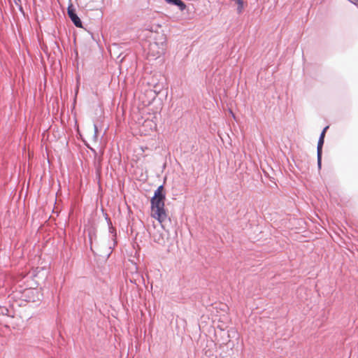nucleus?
<instances>
[{"instance_id": "f257e3e1", "label": "nucleus", "mask_w": 358, "mask_h": 358, "mask_svg": "<svg viewBox=\"0 0 358 358\" xmlns=\"http://www.w3.org/2000/svg\"><path fill=\"white\" fill-rule=\"evenodd\" d=\"M166 196L162 185L159 186L155 192L154 196L151 199L150 215L156 219L162 225L167 218V213L165 210Z\"/></svg>"}, {"instance_id": "f03ea898", "label": "nucleus", "mask_w": 358, "mask_h": 358, "mask_svg": "<svg viewBox=\"0 0 358 358\" xmlns=\"http://www.w3.org/2000/svg\"><path fill=\"white\" fill-rule=\"evenodd\" d=\"M156 127L157 125L153 120H145L141 126V132L145 136L148 135L155 130Z\"/></svg>"}, {"instance_id": "7ed1b4c3", "label": "nucleus", "mask_w": 358, "mask_h": 358, "mask_svg": "<svg viewBox=\"0 0 358 358\" xmlns=\"http://www.w3.org/2000/svg\"><path fill=\"white\" fill-rule=\"evenodd\" d=\"M68 15L69 17L71 18V21L77 27L81 28L83 27L82 22L80 19L78 17V16L76 15L75 9L73 8L72 6H69L68 8Z\"/></svg>"}, {"instance_id": "20e7f679", "label": "nucleus", "mask_w": 358, "mask_h": 358, "mask_svg": "<svg viewBox=\"0 0 358 358\" xmlns=\"http://www.w3.org/2000/svg\"><path fill=\"white\" fill-rule=\"evenodd\" d=\"M24 296L28 302H35L38 300L39 292L36 289H28L24 292Z\"/></svg>"}, {"instance_id": "39448f33", "label": "nucleus", "mask_w": 358, "mask_h": 358, "mask_svg": "<svg viewBox=\"0 0 358 358\" xmlns=\"http://www.w3.org/2000/svg\"><path fill=\"white\" fill-rule=\"evenodd\" d=\"M324 144V139H319L317 143V162L319 166H321V159H322V149Z\"/></svg>"}, {"instance_id": "423d86ee", "label": "nucleus", "mask_w": 358, "mask_h": 358, "mask_svg": "<svg viewBox=\"0 0 358 358\" xmlns=\"http://www.w3.org/2000/svg\"><path fill=\"white\" fill-rule=\"evenodd\" d=\"M169 3L178 6L180 10H184L186 8V5L181 0H165Z\"/></svg>"}, {"instance_id": "0eeeda50", "label": "nucleus", "mask_w": 358, "mask_h": 358, "mask_svg": "<svg viewBox=\"0 0 358 358\" xmlns=\"http://www.w3.org/2000/svg\"><path fill=\"white\" fill-rule=\"evenodd\" d=\"M329 127L327 126L324 129L323 131H322L321 134H320V139H324V136H325V134H326V131L328 129Z\"/></svg>"}, {"instance_id": "6e6552de", "label": "nucleus", "mask_w": 358, "mask_h": 358, "mask_svg": "<svg viewBox=\"0 0 358 358\" xmlns=\"http://www.w3.org/2000/svg\"><path fill=\"white\" fill-rule=\"evenodd\" d=\"M354 3L358 6V0H356Z\"/></svg>"}]
</instances>
